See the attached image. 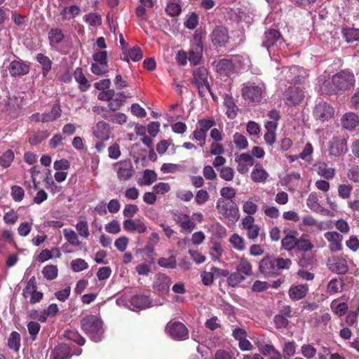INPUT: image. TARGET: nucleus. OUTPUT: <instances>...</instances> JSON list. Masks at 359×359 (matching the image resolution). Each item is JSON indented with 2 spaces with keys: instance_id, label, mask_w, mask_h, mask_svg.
I'll return each mask as SVG.
<instances>
[{
  "instance_id": "nucleus-34",
  "label": "nucleus",
  "mask_w": 359,
  "mask_h": 359,
  "mask_svg": "<svg viewBox=\"0 0 359 359\" xmlns=\"http://www.w3.org/2000/svg\"><path fill=\"white\" fill-rule=\"evenodd\" d=\"M48 38H49L50 46L54 48L56 45L61 43L64 39V34L62 30L58 28H52L48 34Z\"/></svg>"
},
{
  "instance_id": "nucleus-37",
  "label": "nucleus",
  "mask_w": 359,
  "mask_h": 359,
  "mask_svg": "<svg viewBox=\"0 0 359 359\" xmlns=\"http://www.w3.org/2000/svg\"><path fill=\"white\" fill-rule=\"evenodd\" d=\"M63 236L64 238H65V240L67 241L68 243L72 246L79 247L81 244L79 241V238H78L79 235H78L73 229H63Z\"/></svg>"
},
{
  "instance_id": "nucleus-33",
  "label": "nucleus",
  "mask_w": 359,
  "mask_h": 359,
  "mask_svg": "<svg viewBox=\"0 0 359 359\" xmlns=\"http://www.w3.org/2000/svg\"><path fill=\"white\" fill-rule=\"evenodd\" d=\"M342 38L348 43L359 41V29L357 28H342Z\"/></svg>"
},
{
  "instance_id": "nucleus-26",
  "label": "nucleus",
  "mask_w": 359,
  "mask_h": 359,
  "mask_svg": "<svg viewBox=\"0 0 359 359\" xmlns=\"http://www.w3.org/2000/svg\"><path fill=\"white\" fill-rule=\"evenodd\" d=\"M152 8V0H139V5L137 6L136 10H135V14L141 21H147L148 17L146 14V10L151 9Z\"/></svg>"
},
{
  "instance_id": "nucleus-23",
  "label": "nucleus",
  "mask_w": 359,
  "mask_h": 359,
  "mask_svg": "<svg viewBox=\"0 0 359 359\" xmlns=\"http://www.w3.org/2000/svg\"><path fill=\"white\" fill-rule=\"evenodd\" d=\"M280 39V33L275 29H270L264 33L262 46L269 50L270 48L273 47Z\"/></svg>"
},
{
  "instance_id": "nucleus-19",
  "label": "nucleus",
  "mask_w": 359,
  "mask_h": 359,
  "mask_svg": "<svg viewBox=\"0 0 359 359\" xmlns=\"http://www.w3.org/2000/svg\"><path fill=\"white\" fill-rule=\"evenodd\" d=\"M170 279L165 274H156L154 282V289L157 292L165 294L170 289Z\"/></svg>"
},
{
  "instance_id": "nucleus-62",
  "label": "nucleus",
  "mask_w": 359,
  "mask_h": 359,
  "mask_svg": "<svg viewBox=\"0 0 359 359\" xmlns=\"http://www.w3.org/2000/svg\"><path fill=\"white\" fill-rule=\"evenodd\" d=\"M352 187L350 184H340L338 186V195L342 199H347L350 197L351 193Z\"/></svg>"
},
{
  "instance_id": "nucleus-11",
  "label": "nucleus",
  "mask_w": 359,
  "mask_h": 359,
  "mask_svg": "<svg viewBox=\"0 0 359 359\" xmlns=\"http://www.w3.org/2000/svg\"><path fill=\"white\" fill-rule=\"evenodd\" d=\"M304 98V93L303 90L297 86H290L283 94V100L285 104L289 106H295L302 101Z\"/></svg>"
},
{
  "instance_id": "nucleus-22",
  "label": "nucleus",
  "mask_w": 359,
  "mask_h": 359,
  "mask_svg": "<svg viewBox=\"0 0 359 359\" xmlns=\"http://www.w3.org/2000/svg\"><path fill=\"white\" fill-rule=\"evenodd\" d=\"M306 205L311 211L321 213L325 215H329L330 211L318 203V196L316 192H311L306 200Z\"/></svg>"
},
{
  "instance_id": "nucleus-10",
  "label": "nucleus",
  "mask_w": 359,
  "mask_h": 359,
  "mask_svg": "<svg viewBox=\"0 0 359 359\" xmlns=\"http://www.w3.org/2000/svg\"><path fill=\"white\" fill-rule=\"evenodd\" d=\"M116 168V175L121 181H127L134 175L135 170L130 159L120 161L114 164Z\"/></svg>"
},
{
  "instance_id": "nucleus-31",
  "label": "nucleus",
  "mask_w": 359,
  "mask_h": 359,
  "mask_svg": "<svg viewBox=\"0 0 359 359\" xmlns=\"http://www.w3.org/2000/svg\"><path fill=\"white\" fill-rule=\"evenodd\" d=\"M130 304L135 309H144L150 306V299L147 295L137 294L131 297Z\"/></svg>"
},
{
  "instance_id": "nucleus-17",
  "label": "nucleus",
  "mask_w": 359,
  "mask_h": 359,
  "mask_svg": "<svg viewBox=\"0 0 359 359\" xmlns=\"http://www.w3.org/2000/svg\"><path fill=\"white\" fill-rule=\"evenodd\" d=\"M229 39L227 28L224 26H218L214 28L211 33V41L214 46L222 47L225 46Z\"/></svg>"
},
{
  "instance_id": "nucleus-25",
  "label": "nucleus",
  "mask_w": 359,
  "mask_h": 359,
  "mask_svg": "<svg viewBox=\"0 0 359 359\" xmlns=\"http://www.w3.org/2000/svg\"><path fill=\"white\" fill-rule=\"evenodd\" d=\"M308 293L307 285H297L291 286L289 289V297L294 301H298L304 299Z\"/></svg>"
},
{
  "instance_id": "nucleus-56",
  "label": "nucleus",
  "mask_w": 359,
  "mask_h": 359,
  "mask_svg": "<svg viewBox=\"0 0 359 359\" xmlns=\"http://www.w3.org/2000/svg\"><path fill=\"white\" fill-rule=\"evenodd\" d=\"M18 101V97L15 96L8 97V101H6V106H4V110L8 113L15 111L19 108Z\"/></svg>"
},
{
  "instance_id": "nucleus-49",
  "label": "nucleus",
  "mask_w": 359,
  "mask_h": 359,
  "mask_svg": "<svg viewBox=\"0 0 359 359\" xmlns=\"http://www.w3.org/2000/svg\"><path fill=\"white\" fill-rule=\"evenodd\" d=\"M246 276H245L240 273H229L226 277L227 284L231 287H236L239 283L245 280Z\"/></svg>"
},
{
  "instance_id": "nucleus-6",
  "label": "nucleus",
  "mask_w": 359,
  "mask_h": 359,
  "mask_svg": "<svg viewBox=\"0 0 359 359\" xmlns=\"http://www.w3.org/2000/svg\"><path fill=\"white\" fill-rule=\"evenodd\" d=\"M216 210L222 218L234 224L238 219V207L233 201L218 198L216 202Z\"/></svg>"
},
{
  "instance_id": "nucleus-32",
  "label": "nucleus",
  "mask_w": 359,
  "mask_h": 359,
  "mask_svg": "<svg viewBox=\"0 0 359 359\" xmlns=\"http://www.w3.org/2000/svg\"><path fill=\"white\" fill-rule=\"evenodd\" d=\"M35 59H36V62L41 65V74H43V77H46L47 74L51 69L53 62L48 56L42 53H37Z\"/></svg>"
},
{
  "instance_id": "nucleus-51",
  "label": "nucleus",
  "mask_w": 359,
  "mask_h": 359,
  "mask_svg": "<svg viewBox=\"0 0 359 359\" xmlns=\"http://www.w3.org/2000/svg\"><path fill=\"white\" fill-rule=\"evenodd\" d=\"M8 346L11 349L18 351L20 348V334L16 332H12L8 339Z\"/></svg>"
},
{
  "instance_id": "nucleus-35",
  "label": "nucleus",
  "mask_w": 359,
  "mask_h": 359,
  "mask_svg": "<svg viewBox=\"0 0 359 359\" xmlns=\"http://www.w3.org/2000/svg\"><path fill=\"white\" fill-rule=\"evenodd\" d=\"M41 114L43 116V121H47L48 122H53L61 116V107H60V105L57 104H55L53 105L50 111L43 112Z\"/></svg>"
},
{
  "instance_id": "nucleus-18",
  "label": "nucleus",
  "mask_w": 359,
  "mask_h": 359,
  "mask_svg": "<svg viewBox=\"0 0 359 359\" xmlns=\"http://www.w3.org/2000/svg\"><path fill=\"white\" fill-rule=\"evenodd\" d=\"M325 238L329 242V249L331 252H339L342 249V235L337 231H327L324 234Z\"/></svg>"
},
{
  "instance_id": "nucleus-16",
  "label": "nucleus",
  "mask_w": 359,
  "mask_h": 359,
  "mask_svg": "<svg viewBox=\"0 0 359 359\" xmlns=\"http://www.w3.org/2000/svg\"><path fill=\"white\" fill-rule=\"evenodd\" d=\"M313 114L316 119L324 122L333 116L334 109L329 104L320 102L313 108Z\"/></svg>"
},
{
  "instance_id": "nucleus-61",
  "label": "nucleus",
  "mask_w": 359,
  "mask_h": 359,
  "mask_svg": "<svg viewBox=\"0 0 359 359\" xmlns=\"http://www.w3.org/2000/svg\"><path fill=\"white\" fill-rule=\"evenodd\" d=\"M139 211V208L136 205L134 204H127L123 208V217L131 219L134 217L135 215Z\"/></svg>"
},
{
  "instance_id": "nucleus-60",
  "label": "nucleus",
  "mask_w": 359,
  "mask_h": 359,
  "mask_svg": "<svg viewBox=\"0 0 359 359\" xmlns=\"http://www.w3.org/2000/svg\"><path fill=\"white\" fill-rule=\"evenodd\" d=\"M210 199V195L205 189H201L196 192V197H194V200H196V204L198 205H202L207 203V201Z\"/></svg>"
},
{
  "instance_id": "nucleus-9",
  "label": "nucleus",
  "mask_w": 359,
  "mask_h": 359,
  "mask_svg": "<svg viewBox=\"0 0 359 359\" xmlns=\"http://www.w3.org/2000/svg\"><path fill=\"white\" fill-rule=\"evenodd\" d=\"M242 97L250 102H259L262 99V89L250 82L243 84Z\"/></svg>"
},
{
  "instance_id": "nucleus-5",
  "label": "nucleus",
  "mask_w": 359,
  "mask_h": 359,
  "mask_svg": "<svg viewBox=\"0 0 359 359\" xmlns=\"http://www.w3.org/2000/svg\"><path fill=\"white\" fill-rule=\"evenodd\" d=\"M102 325L101 319L95 315H88L81 320V330L96 343L101 341Z\"/></svg>"
},
{
  "instance_id": "nucleus-43",
  "label": "nucleus",
  "mask_w": 359,
  "mask_h": 359,
  "mask_svg": "<svg viewBox=\"0 0 359 359\" xmlns=\"http://www.w3.org/2000/svg\"><path fill=\"white\" fill-rule=\"evenodd\" d=\"M41 273H43V278L47 280H53L57 276V267L56 265H47L43 266V270H41Z\"/></svg>"
},
{
  "instance_id": "nucleus-13",
  "label": "nucleus",
  "mask_w": 359,
  "mask_h": 359,
  "mask_svg": "<svg viewBox=\"0 0 359 359\" xmlns=\"http://www.w3.org/2000/svg\"><path fill=\"white\" fill-rule=\"evenodd\" d=\"M36 287L35 277H32L29 280H28L25 287L23 289L24 297H29V302L32 304H35L39 302L43 297L42 292L36 290Z\"/></svg>"
},
{
  "instance_id": "nucleus-40",
  "label": "nucleus",
  "mask_w": 359,
  "mask_h": 359,
  "mask_svg": "<svg viewBox=\"0 0 359 359\" xmlns=\"http://www.w3.org/2000/svg\"><path fill=\"white\" fill-rule=\"evenodd\" d=\"M236 271L233 273H240L245 276H250L252 275V265L245 258H242L238 264L236 265Z\"/></svg>"
},
{
  "instance_id": "nucleus-30",
  "label": "nucleus",
  "mask_w": 359,
  "mask_h": 359,
  "mask_svg": "<svg viewBox=\"0 0 359 359\" xmlns=\"http://www.w3.org/2000/svg\"><path fill=\"white\" fill-rule=\"evenodd\" d=\"M74 78L76 83H79V89L82 92H86L90 88V82L82 72V69L76 67L74 72Z\"/></svg>"
},
{
  "instance_id": "nucleus-42",
  "label": "nucleus",
  "mask_w": 359,
  "mask_h": 359,
  "mask_svg": "<svg viewBox=\"0 0 359 359\" xmlns=\"http://www.w3.org/2000/svg\"><path fill=\"white\" fill-rule=\"evenodd\" d=\"M48 137V133L46 130H39L28 138V142L32 145H38Z\"/></svg>"
},
{
  "instance_id": "nucleus-45",
  "label": "nucleus",
  "mask_w": 359,
  "mask_h": 359,
  "mask_svg": "<svg viewBox=\"0 0 359 359\" xmlns=\"http://www.w3.org/2000/svg\"><path fill=\"white\" fill-rule=\"evenodd\" d=\"M224 105L226 107V115L231 119H233L236 116V111L238 109L234 104L232 97L226 96L224 99Z\"/></svg>"
},
{
  "instance_id": "nucleus-29",
  "label": "nucleus",
  "mask_w": 359,
  "mask_h": 359,
  "mask_svg": "<svg viewBox=\"0 0 359 359\" xmlns=\"http://www.w3.org/2000/svg\"><path fill=\"white\" fill-rule=\"evenodd\" d=\"M315 168L318 175L326 180H332L334 176V169L329 167L325 162H318Z\"/></svg>"
},
{
  "instance_id": "nucleus-38",
  "label": "nucleus",
  "mask_w": 359,
  "mask_h": 359,
  "mask_svg": "<svg viewBox=\"0 0 359 359\" xmlns=\"http://www.w3.org/2000/svg\"><path fill=\"white\" fill-rule=\"evenodd\" d=\"M64 337L67 340L73 341L79 346H83L86 343V339L76 330H66L64 332Z\"/></svg>"
},
{
  "instance_id": "nucleus-57",
  "label": "nucleus",
  "mask_w": 359,
  "mask_h": 359,
  "mask_svg": "<svg viewBox=\"0 0 359 359\" xmlns=\"http://www.w3.org/2000/svg\"><path fill=\"white\" fill-rule=\"evenodd\" d=\"M233 143L240 149H245L248 147L247 138L239 133H234Z\"/></svg>"
},
{
  "instance_id": "nucleus-15",
  "label": "nucleus",
  "mask_w": 359,
  "mask_h": 359,
  "mask_svg": "<svg viewBox=\"0 0 359 359\" xmlns=\"http://www.w3.org/2000/svg\"><path fill=\"white\" fill-rule=\"evenodd\" d=\"M328 151L329 154L333 157H339L344 155L347 151L346 140L339 137H334L329 142Z\"/></svg>"
},
{
  "instance_id": "nucleus-53",
  "label": "nucleus",
  "mask_w": 359,
  "mask_h": 359,
  "mask_svg": "<svg viewBox=\"0 0 359 359\" xmlns=\"http://www.w3.org/2000/svg\"><path fill=\"white\" fill-rule=\"evenodd\" d=\"M200 128L196 129V131L208 132L210 128L216 125V122L213 118H201L198 122Z\"/></svg>"
},
{
  "instance_id": "nucleus-2",
  "label": "nucleus",
  "mask_w": 359,
  "mask_h": 359,
  "mask_svg": "<svg viewBox=\"0 0 359 359\" xmlns=\"http://www.w3.org/2000/svg\"><path fill=\"white\" fill-rule=\"evenodd\" d=\"M355 79L353 73L349 69L338 72L333 75L330 81L323 84L322 90L327 94L332 95L339 90H348L354 86Z\"/></svg>"
},
{
  "instance_id": "nucleus-24",
  "label": "nucleus",
  "mask_w": 359,
  "mask_h": 359,
  "mask_svg": "<svg viewBox=\"0 0 359 359\" xmlns=\"http://www.w3.org/2000/svg\"><path fill=\"white\" fill-rule=\"evenodd\" d=\"M358 116L353 112H348L342 116V127L349 131L353 130L358 126Z\"/></svg>"
},
{
  "instance_id": "nucleus-12",
  "label": "nucleus",
  "mask_w": 359,
  "mask_h": 359,
  "mask_svg": "<svg viewBox=\"0 0 359 359\" xmlns=\"http://www.w3.org/2000/svg\"><path fill=\"white\" fill-rule=\"evenodd\" d=\"M8 72L13 77H21L30 71V63L20 58L13 60L8 65Z\"/></svg>"
},
{
  "instance_id": "nucleus-47",
  "label": "nucleus",
  "mask_w": 359,
  "mask_h": 359,
  "mask_svg": "<svg viewBox=\"0 0 359 359\" xmlns=\"http://www.w3.org/2000/svg\"><path fill=\"white\" fill-rule=\"evenodd\" d=\"M158 264L163 269H176V257L174 255H171L168 258L160 257V259H158Z\"/></svg>"
},
{
  "instance_id": "nucleus-46",
  "label": "nucleus",
  "mask_w": 359,
  "mask_h": 359,
  "mask_svg": "<svg viewBox=\"0 0 359 359\" xmlns=\"http://www.w3.org/2000/svg\"><path fill=\"white\" fill-rule=\"evenodd\" d=\"M331 309H332L334 314L341 317L347 313L348 306L345 302L337 303L335 300L331 303Z\"/></svg>"
},
{
  "instance_id": "nucleus-52",
  "label": "nucleus",
  "mask_w": 359,
  "mask_h": 359,
  "mask_svg": "<svg viewBox=\"0 0 359 359\" xmlns=\"http://www.w3.org/2000/svg\"><path fill=\"white\" fill-rule=\"evenodd\" d=\"M11 196L13 201L19 203L24 198V189L18 185L11 187Z\"/></svg>"
},
{
  "instance_id": "nucleus-28",
  "label": "nucleus",
  "mask_w": 359,
  "mask_h": 359,
  "mask_svg": "<svg viewBox=\"0 0 359 359\" xmlns=\"http://www.w3.org/2000/svg\"><path fill=\"white\" fill-rule=\"evenodd\" d=\"M269 175L261 164L257 163L251 172V180L256 183H264Z\"/></svg>"
},
{
  "instance_id": "nucleus-48",
  "label": "nucleus",
  "mask_w": 359,
  "mask_h": 359,
  "mask_svg": "<svg viewBox=\"0 0 359 359\" xmlns=\"http://www.w3.org/2000/svg\"><path fill=\"white\" fill-rule=\"evenodd\" d=\"M83 18H85L86 22L93 27L101 25V15L97 13H89L88 14H86V15L83 16Z\"/></svg>"
},
{
  "instance_id": "nucleus-36",
  "label": "nucleus",
  "mask_w": 359,
  "mask_h": 359,
  "mask_svg": "<svg viewBox=\"0 0 359 359\" xmlns=\"http://www.w3.org/2000/svg\"><path fill=\"white\" fill-rule=\"evenodd\" d=\"M76 234L84 238H88L90 236V230L88 229V222L86 217H79V222L76 224Z\"/></svg>"
},
{
  "instance_id": "nucleus-14",
  "label": "nucleus",
  "mask_w": 359,
  "mask_h": 359,
  "mask_svg": "<svg viewBox=\"0 0 359 359\" xmlns=\"http://www.w3.org/2000/svg\"><path fill=\"white\" fill-rule=\"evenodd\" d=\"M327 267L329 271L337 275H344L348 271L346 259L341 257H333L328 259Z\"/></svg>"
},
{
  "instance_id": "nucleus-3",
  "label": "nucleus",
  "mask_w": 359,
  "mask_h": 359,
  "mask_svg": "<svg viewBox=\"0 0 359 359\" xmlns=\"http://www.w3.org/2000/svg\"><path fill=\"white\" fill-rule=\"evenodd\" d=\"M292 261L289 258L266 256L259 262V271L266 278L280 276L283 270H289Z\"/></svg>"
},
{
  "instance_id": "nucleus-39",
  "label": "nucleus",
  "mask_w": 359,
  "mask_h": 359,
  "mask_svg": "<svg viewBox=\"0 0 359 359\" xmlns=\"http://www.w3.org/2000/svg\"><path fill=\"white\" fill-rule=\"evenodd\" d=\"M157 175L152 170H146L143 172L142 179L139 180L138 184L142 186H150L153 182L156 181Z\"/></svg>"
},
{
  "instance_id": "nucleus-64",
  "label": "nucleus",
  "mask_w": 359,
  "mask_h": 359,
  "mask_svg": "<svg viewBox=\"0 0 359 359\" xmlns=\"http://www.w3.org/2000/svg\"><path fill=\"white\" fill-rule=\"evenodd\" d=\"M184 221L178 223L180 225L181 229L183 231L190 233L195 227V224L189 219V217L187 215L183 216Z\"/></svg>"
},
{
  "instance_id": "nucleus-55",
  "label": "nucleus",
  "mask_w": 359,
  "mask_h": 359,
  "mask_svg": "<svg viewBox=\"0 0 359 359\" xmlns=\"http://www.w3.org/2000/svg\"><path fill=\"white\" fill-rule=\"evenodd\" d=\"M229 242H231V245H233L234 249L236 250L241 251L245 249V243H243V239L237 233L231 235V238H229Z\"/></svg>"
},
{
  "instance_id": "nucleus-21",
  "label": "nucleus",
  "mask_w": 359,
  "mask_h": 359,
  "mask_svg": "<svg viewBox=\"0 0 359 359\" xmlns=\"http://www.w3.org/2000/svg\"><path fill=\"white\" fill-rule=\"evenodd\" d=\"M216 72L219 74L229 77L234 71V65L231 60L221 59L215 62Z\"/></svg>"
},
{
  "instance_id": "nucleus-54",
  "label": "nucleus",
  "mask_w": 359,
  "mask_h": 359,
  "mask_svg": "<svg viewBox=\"0 0 359 359\" xmlns=\"http://www.w3.org/2000/svg\"><path fill=\"white\" fill-rule=\"evenodd\" d=\"M70 265H72V271L75 273L82 271L88 268V263L84 259L79 258L72 260Z\"/></svg>"
},
{
  "instance_id": "nucleus-1",
  "label": "nucleus",
  "mask_w": 359,
  "mask_h": 359,
  "mask_svg": "<svg viewBox=\"0 0 359 359\" xmlns=\"http://www.w3.org/2000/svg\"><path fill=\"white\" fill-rule=\"evenodd\" d=\"M285 236L282 239V248L287 252H294L297 256V264L302 269H311L316 259L312 250L314 245L306 233L299 234L297 230H283Z\"/></svg>"
},
{
  "instance_id": "nucleus-8",
  "label": "nucleus",
  "mask_w": 359,
  "mask_h": 359,
  "mask_svg": "<svg viewBox=\"0 0 359 359\" xmlns=\"http://www.w3.org/2000/svg\"><path fill=\"white\" fill-rule=\"evenodd\" d=\"M165 332L175 340L182 341L187 339L188 329L181 322L170 321L165 326Z\"/></svg>"
},
{
  "instance_id": "nucleus-59",
  "label": "nucleus",
  "mask_w": 359,
  "mask_h": 359,
  "mask_svg": "<svg viewBox=\"0 0 359 359\" xmlns=\"http://www.w3.org/2000/svg\"><path fill=\"white\" fill-rule=\"evenodd\" d=\"M91 72L95 75L102 76L108 72V64L93 63L91 65Z\"/></svg>"
},
{
  "instance_id": "nucleus-63",
  "label": "nucleus",
  "mask_w": 359,
  "mask_h": 359,
  "mask_svg": "<svg viewBox=\"0 0 359 359\" xmlns=\"http://www.w3.org/2000/svg\"><path fill=\"white\" fill-rule=\"evenodd\" d=\"M283 353H284L285 356H294V353H296V344L294 341H288L285 342L284 346H283Z\"/></svg>"
},
{
  "instance_id": "nucleus-27",
  "label": "nucleus",
  "mask_w": 359,
  "mask_h": 359,
  "mask_svg": "<svg viewBox=\"0 0 359 359\" xmlns=\"http://www.w3.org/2000/svg\"><path fill=\"white\" fill-rule=\"evenodd\" d=\"M94 135L100 140H108L110 137V126L104 121H98L96 125V130L94 131Z\"/></svg>"
},
{
  "instance_id": "nucleus-4",
  "label": "nucleus",
  "mask_w": 359,
  "mask_h": 359,
  "mask_svg": "<svg viewBox=\"0 0 359 359\" xmlns=\"http://www.w3.org/2000/svg\"><path fill=\"white\" fill-rule=\"evenodd\" d=\"M192 86L196 87L198 89V96L201 97H205V90L209 92L214 101L217 100L208 82V69L202 66L192 69V77L191 79Z\"/></svg>"
},
{
  "instance_id": "nucleus-7",
  "label": "nucleus",
  "mask_w": 359,
  "mask_h": 359,
  "mask_svg": "<svg viewBox=\"0 0 359 359\" xmlns=\"http://www.w3.org/2000/svg\"><path fill=\"white\" fill-rule=\"evenodd\" d=\"M203 41H201V34L196 32L194 36V41H192L191 49H189L187 55H189V61L191 65H197L201 62L203 58Z\"/></svg>"
},
{
  "instance_id": "nucleus-44",
  "label": "nucleus",
  "mask_w": 359,
  "mask_h": 359,
  "mask_svg": "<svg viewBox=\"0 0 359 359\" xmlns=\"http://www.w3.org/2000/svg\"><path fill=\"white\" fill-rule=\"evenodd\" d=\"M344 283L341 280L337 278L331 279L327 285V292L331 294H337L342 291Z\"/></svg>"
},
{
  "instance_id": "nucleus-50",
  "label": "nucleus",
  "mask_w": 359,
  "mask_h": 359,
  "mask_svg": "<svg viewBox=\"0 0 359 359\" xmlns=\"http://www.w3.org/2000/svg\"><path fill=\"white\" fill-rule=\"evenodd\" d=\"M219 177L225 182H231L234 177V170L230 167H222L218 169Z\"/></svg>"
},
{
  "instance_id": "nucleus-41",
  "label": "nucleus",
  "mask_w": 359,
  "mask_h": 359,
  "mask_svg": "<svg viewBox=\"0 0 359 359\" xmlns=\"http://www.w3.org/2000/svg\"><path fill=\"white\" fill-rule=\"evenodd\" d=\"M13 158H15V154L13 150L10 149L6 150L0 156V165L4 168H9L13 161Z\"/></svg>"
},
{
  "instance_id": "nucleus-20",
  "label": "nucleus",
  "mask_w": 359,
  "mask_h": 359,
  "mask_svg": "<svg viewBox=\"0 0 359 359\" xmlns=\"http://www.w3.org/2000/svg\"><path fill=\"white\" fill-rule=\"evenodd\" d=\"M72 356L71 348L67 344H60L50 352V359H70Z\"/></svg>"
},
{
  "instance_id": "nucleus-58",
  "label": "nucleus",
  "mask_w": 359,
  "mask_h": 359,
  "mask_svg": "<svg viewBox=\"0 0 359 359\" xmlns=\"http://www.w3.org/2000/svg\"><path fill=\"white\" fill-rule=\"evenodd\" d=\"M290 71L291 74H297V76L292 79V81H293L294 83H301L304 79V74H305V71L302 67L294 66L291 67Z\"/></svg>"
}]
</instances>
